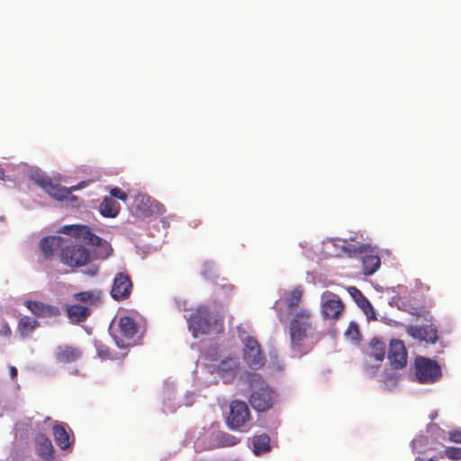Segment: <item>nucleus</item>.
<instances>
[{
    "instance_id": "15",
    "label": "nucleus",
    "mask_w": 461,
    "mask_h": 461,
    "mask_svg": "<svg viewBox=\"0 0 461 461\" xmlns=\"http://www.w3.org/2000/svg\"><path fill=\"white\" fill-rule=\"evenodd\" d=\"M83 356V351L79 347L61 344L54 351L55 360L63 365L72 364L78 361Z\"/></svg>"
},
{
    "instance_id": "7",
    "label": "nucleus",
    "mask_w": 461,
    "mask_h": 461,
    "mask_svg": "<svg viewBox=\"0 0 461 461\" xmlns=\"http://www.w3.org/2000/svg\"><path fill=\"white\" fill-rule=\"evenodd\" d=\"M242 357L246 364L252 369L262 367L267 361L259 342L251 336L243 339Z\"/></svg>"
},
{
    "instance_id": "29",
    "label": "nucleus",
    "mask_w": 461,
    "mask_h": 461,
    "mask_svg": "<svg viewBox=\"0 0 461 461\" xmlns=\"http://www.w3.org/2000/svg\"><path fill=\"white\" fill-rule=\"evenodd\" d=\"M214 447H233L238 443V439L233 435L220 431L215 435Z\"/></svg>"
},
{
    "instance_id": "6",
    "label": "nucleus",
    "mask_w": 461,
    "mask_h": 461,
    "mask_svg": "<svg viewBox=\"0 0 461 461\" xmlns=\"http://www.w3.org/2000/svg\"><path fill=\"white\" fill-rule=\"evenodd\" d=\"M37 184L52 198L58 201L70 200L77 201V196L72 194L73 191L78 190L86 186L85 182H81L78 185L67 188L59 183H54L52 179L47 176H41L37 179Z\"/></svg>"
},
{
    "instance_id": "12",
    "label": "nucleus",
    "mask_w": 461,
    "mask_h": 461,
    "mask_svg": "<svg viewBox=\"0 0 461 461\" xmlns=\"http://www.w3.org/2000/svg\"><path fill=\"white\" fill-rule=\"evenodd\" d=\"M132 291V282L127 272L117 273L113 278L111 296L115 301H123L130 297Z\"/></svg>"
},
{
    "instance_id": "32",
    "label": "nucleus",
    "mask_w": 461,
    "mask_h": 461,
    "mask_svg": "<svg viewBox=\"0 0 461 461\" xmlns=\"http://www.w3.org/2000/svg\"><path fill=\"white\" fill-rule=\"evenodd\" d=\"M442 456H446L451 460H461V447H447L443 452Z\"/></svg>"
},
{
    "instance_id": "2",
    "label": "nucleus",
    "mask_w": 461,
    "mask_h": 461,
    "mask_svg": "<svg viewBox=\"0 0 461 461\" xmlns=\"http://www.w3.org/2000/svg\"><path fill=\"white\" fill-rule=\"evenodd\" d=\"M220 320L207 307H198L188 319V328L194 338L219 330Z\"/></svg>"
},
{
    "instance_id": "8",
    "label": "nucleus",
    "mask_w": 461,
    "mask_h": 461,
    "mask_svg": "<svg viewBox=\"0 0 461 461\" xmlns=\"http://www.w3.org/2000/svg\"><path fill=\"white\" fill-rule=\"evenodd\" d=\"M386 352V344L374 338L369 343V350L365 355L364 367L368 374H375L380 367L382 361L384 359Z\"/></svg>"
},
{
    "instance_id": "9",
    "label": "nucleus",
    "mask_w": 461,
    "mask_h": 461,
    "mask_svg": "<svg viewBox=\"0 0 461 461\" xmlns=\"http://www.w3.org/2000/svg\"><path fill=\"white\" fill-rule=\"evenodd\" d=\"M89 258L88 250L82 245H69L60 251V261L70 267H79L87 262Z\"/></svg>"
},
{
    "instance_id": "41",
    "label": "nucleus",
    "mask_w": 461,
    "mask_h": 461,
    "mask_svg": "<svg viewBox=\"0 0 461 461\" xmlns=\"http://www.w3.org/2000/svg\"><path fill=\"white\" fill-rule=\"evenodd\" d=\"M4 176H5V171L0 168V179H4Z\"/></svg>"
},
{
    "instance_id": "23",
    "label": "nucleus",
    "mask_w": 461,
    "mask_h": 461,
    "mask_svg": "<svg viewBox=\"0 0 461 461\" xmlns=\"http://www.w3.org/2000/svg\"><path fill=\"white\" fill-rule=\"evenodd\" d=\"M120 333L122 337L131 339L138 331V326L131 317L124 316L119 321Z\"/></svg>"
},
{
    "instance_id": "25",
    "label": "nucleus",
    "mask_w": 461,
    "mask_h": 461,
    "mask_svg": "<svg viewBox=\"0 0 461 461\" xmlns=\"http://www.w3.org/2000/svg\"><path fill=\"white\" fill-rule=\"evenodd\" d=\"M53 435L57 445L61 449H67L71 446L69 435L65 426L57 424L53 426Z\"/></svg>"
},
{
    "instance_id": "11",
    "label": "nucleus",
    "mask_w": 461,
    "mask_h": 461,
    "mask_svg": "<svg viewBox=\"0 0 461 461\" xmlns=\"http://www.w3.org/2000/svg\"><path fill=\"white\" fill-rule=\"evenodd\" d=\"M345 305L339 295L326 292L322 295L321 313L325 319L339 320Z\"/></svg>"
},
{
    "instance_id": "35",
    "label": "nucleus",
    "mask_w": 461,
    "mask_h": 461,
    "mask_svg": "<svg viewBox=\"0 0 461 461\" xmlns=\"http://www.w3.org/2000/svg\"><path fill=\"white\" fill-rule=\"evenodd\" d=\"M110 194L113 199V198H117V199H120L123 202H125L128 198V195L125 192H123L121 188L119 187H114V188H112L110 190Z\"/></svg>"
},
{
    "instance_id": "42",
    "label": "nucleus",
    "mask_w": 461,
    "mask_h": 461,
    "mask_svg": "<svg viewBox=\"0 0 461 461\" xmlns=\"http://www.w3.org/2000/svg\"><path fill=\"white\" fill-rule=\"evenodd\" d=\"M413 314H415L417 316H422L423 315V313H421V312H413Z\"/></svg>"
},
{
    "instance_id": "24",
    "label": "nucleus",
    "mask_w": 461,
    "mask_h": 461,
    "mask_svg": "<svg viewBox=\"0 0 461 461\" xmlns=\"http://www.w3.org/2000/svg\"><path fill=\"white\" fill-rule=\"evenodd\" d=\"M363 273L366 276L374 274L381 265L380 258L375 254H362Z\"/></svg>"
},
{
    "instance_id": "31",
    "label": "nucleus",
    "mask_w": 461,
    "mask_h": 461,
    "mask_svg": "<svg viewBox=\"0 0 461 461\" xmlns=\"http://www.w3.org/2000/svg\"><path fill=\"white\" fill-rule=\"evenodd\" d=\"M302 296L303 290L300 286L295 287L289 293L288 296L285 299L289 312H292L294 308H296L299 305L302 300Z\"/></svg>"
},
{
    "instance_id": "13",
    "label": "nucleus",
    "mask_w": 461,
    "mask_h": 461,
    "mask_svg": "<svg viewBox=\"0 0 461 461\" xmlns=\"http://www.w3.org/2000/svg\"><path fill=\"white\" fill-rule=\"evenodd\" d=\"M406 332L414 339L434 344L438 339V330L432 324L409 325Z\"/></svg>"
},
{
    "instance_id": "22",
    "label": "nucleus",
    "mask_w": 461,
    "mask_h": 461,
    "mask_svg": "<svg viewBox=\"0 0 461 461\" xmlns=\"http://www.w3.org/2000/svg\"><path fill=\"white\" fill-rule=\"evenodd\" d=\"M121 206L112 197H104L100 203L99 211L100 213L104 217L114 218L118 215Z\"/></svg>"
},
{
    "instance_id": "18",
    "label": "nucleus",
    "mask_w": 461,
    "mask_h": 461,
    "mask_svg": "<svg viewBox=\"0 0 461 461\" xmlns=\"http://www.w3.org/2000/svg\"><path fill=\"white\" fill-rule=\"evenodd\" d=\"M348 292L368 319L376 320L375 312L368 299L356 286L348 287Z\"/></svg>"
},
{
    "instance_id": "40",
    "label": "nucleus",
    "mask_w": 461,
    "mask_h": 461,
    "mask_svg": "<svg viewBox=\"0 0 461 461\" xmlns=\"http://www.w3.org/2000/svg\"><path fill=\"white\" fill-rule=\"evenodd\" d=\"M415 461H438L435 457H430L429 459H426L424 457L417 456L415 458Z\"/></svg>"
},
{
    "instance_id": "20",
    "label": "nucleus",
    "mask_w": 461,
    "mask_h": 461,
    "mask_svg": "<svg viewBox=\"0 0 461 461\" xmlns=\"http://www.w3.org/2000/svg\"><path fill=\"white\" fill-rule=\"evenodd\" d=\"M62 237L60 236H48L41 239L40 247L45 258L51 257L56 250L60 247Z\"/></svg>"
},
{
    "instance_id": "43",
    "label": "nucleus",
    "mask_w": 461,
    "mask_h": 461,
    "mask_svg": "<svg viewBox=\"0 0 461 461\" xmlns=\"http://www.w3.org/2000/svg\"><path fill=\"white\" fill-rule=\"evenodd\" d=\"M117 345H118L119 347H122H122H124V345H120V342H119V341H117Z\"/></svg>"
},
{
    "instance_id": "33",
    "label": "nucleus",
    "mask_w": 461,
    "mask_h": 461,
    "mask_svg": "<svg viewBox=\"0 0 461 461\" xmlns=\"http://www.w3.org/2000/svg\"><path fill=\"white\" fill-rule=\"evenodd\" d=\"M345 335L347 338H349L351 339H358L360 337V330L358 325L354 321L349 322L348 327L345 331Z\"/></svg>"
},
{
    "instance_id": "34",
    "label": "nucleus",
    "mask_w": 461,
    "mask_h": 461,
    "mask_svg": "<svg viewBox=\"0 0 461 461\" xmlns=\"http://www.w3.org/2000/svg\"><path fill=\"white\" fill-rule=\"evenodd\" d=\"M12 336V329L8 322L5 320L0 323V337L10 339Z\"/></svg>"
},
{
    "instance_id": "1",
    "label": "nucleus",
    "mask_w": 461,
    "mask_h": 461,
    "mask_svg": "<svg viewBox=\"0 0 461 461\" xmlns=\"http://www.w3.org/2000/svg\"><path fill=\"white\" fill-rule=\"evenodd\" d=\"M291 348L302 356L312 349L321 339L312 322V314L308 309L299 310L289 324Z\"/></svg>"
},
{
    "instance_id": "26",
    "label": "nucleus",
    "mask_w": 461,
    "mask_h": 461,
    "mask_svg": "<svg viewBox=\"0 0 461 461\" xmlns=\"http://www.w3.org/2000/svg\"><path fill=\"white\" fill-rule=\"evenodd\" d=\"M253 452L255 455L267 453L271 450L270 438L267 434H261L252 438Z\"/></svg>"
},
{
    "instance_id": "10",
    "label": "nucleus",
    "mask_w": 461,
    "mask_h": 461,
    "mask_svg": "<svg viewBox=\"0 0 461 461\" xmlns=\"http://www.w3.org/2000/svg\"><path fill=\"white\" fill-rule=\"evenodd\" d=\"M250 419V411L245 402L234 400L230 404L227 424L231 429L243 426Z\"/></svg>"
},
{
    "instance_id": "30",
    "label": "nucleus",
    "mask_w": 461,
    "mask_h": 461,
    "mask_svg": "<svg viewBox=\"0 0 461 461\" xmlns=\"http://www.w3.org/2000/svg\"><path fill=\"white\" fill-rule=\"evenodd\" d=\"M101 294L100 291L94 290L77 293L73 297L76 301L92 304L100 300Z\"/></svg>"
},
{
    "instance_id": "27",
    "label": "nucleus",
    "mask_w": 461,
    "mask_h": 461,
    "mask_svg": "<svg viewBox=\"0 0 461 461\" xmlns=\"http://www.w3.org/2000/svg\"><path fill=\"white\" fill-rule=\"evenodd\" d=\"M38 321L32 317H22L17 325V330L23 338L28 337L37 328Z\"/></svg>"
},
{
    "instance_id": "38",
    "label": "nucleus",
    "mask_w": 461,
    "mask_h": 461,
    "mask_svg": "<svg viewBox=\"0 0 461 461\" xmlns=\"http://www.w3.org/2000/svg\"><path fill=\"white\" fill-rule=\"evenodd\" d=\"M9 371H10V375H11V377L13 379L16 378L17 375H18V371L16 369V367L14 366H10L9 367Z\"/></svg>"
},
{
    "instance_id": "3",
    "label": "nucleus",
    "mask_w": 461,
    "mask_h": 461,
    "mask_svg": "<svg viewBox=\"0 0 461 461\" xmlns=\"http://www.w3.org/2000/svg\"><path fill=\"white\" fill-rule=\"evenodd\" d=\"M60 232L72 235L83 241L97 248V256L105 259L111 256L113 248L111 244L102 238L94 234L91 229L86 225H66L60 230Z\"/></svg>"
},
{
    "instance_id": "5",
    "label": "nucleus",
    "mask_w": 461,
    "mask_h": 461,
    "mask_svg": "<svg viewBox=\"0 0 461 461\" xmlns=\"http://www.w3.org/2000/svg\"><path fill=\"white\" fill-rule=\"evenodd\" d=\"M414 368L416 378L420 384H433L442 376L440 366L435 360L428 357H416Z\"/></svg>"
},
{
    "instance_id": "37",
    "label": "nucleus",
    "mask_w": 461,
    "mask_h": 461,
    "mask_svg": "<svg viewBox=\"0 0 461 461\" xmlns=\"http://www.w3.org/2000/svg\"><path fill=\"white\" fill-rule=\"evenodd\" d=\"M426 439V438L424 437H420L418 438H415L413 441H412V444H413V448H416L418 447L419 446H416L418 444H420L422 441H424Z\"/></svg>"
},
{
    "instance_id": "36",
    "label": "nucleus",
    "mask_w": 461,
    "mask_h": 461,
    "mask_svg": "<svg viewBox=\"0 0 461 461\" xmlns=\"http://www.w3.org/2000/svg\"><path fill=\"white\" fill-rule=\"evenodd\" d=\"M449 440L461 444V430L454 429L449 431Z\"/></svg>"
},
{
    "instance_id": "4",
    "label": "nucleus",
    "mask_w": 461,
    "mask_h": 461,
    "mask_svg": "<svg viewBox=\"0 0 461 461\" xmlns=\"http://www.w3.org/2000/svg\"><path fill=\"white\" fill-rule=\"evenodd\" d=\"M249 378L250 386H254V384H262L250 394L249 398L250 405L258 411H267L274 405L275 393L273 390L267 384H263L259 374H250Z\"/></svg>"
},
{
    "instance_id": "39",
    "label": "nucleus",
    "mask_w": 461,
    "mask_h": 461,
    "mask_svg": "<svg viewBox=\"0 0 461 461\" xmlns=\"http://www.w3.org/2000/svg\"><path fill=\"white\" fill-rule=\"evenodd\" d=\"M97 272H98V267H96V266H93V267H91V269L88 271V274H89L90 276H95Z\"/></svg>"
},
{
    "instance_id": "21",
    "label": "nucleus",
    "mask_w": 461,
    "mask_h": 461,
    "mask_svg": "<svg viewBox=\"0 0 461 461\" xmlns=\"http://www.w3.org/2000/svg\"><path fill=\"white\" fill-rule=\"evenodd\" d=\"M38 454L45 458L50 459L53 455V445L51 440L44 434H39L35 438Z\"/></svg>"
},
{
    "instance_id": "16",
    "label": "nucleus",
    "mask_w": 461,
    "mask_h": 461,
    "mask_svg": "<svg viewBox=\"0 0 461 461\" xmlns=\"http://www.w3.org/2000/svg\"><path fill=\"white\" fill-rule=\"evenodd\" d=\"M24 304L32 314L42 319L57 318L61 313L59 307L38 301L28 300L24 302Z\"/></svg>"
},
{
    "instance_id": "14",
    "label": "nucleus",
    "mask_w": 461,
    "mask_h": 461,
    "mask_svg": "<svg viewBox=\"0 0 461 461\" xmlns=\"http://www.w3.org/2000/svg\"><path fill=\"white\" fill-rule=\"evenodd\" d=\"M407 350L402 340L392 339L389 345L388 359L394 369L403 368L407 364Z\"/></svg>"
},
{
    "instance_id": "28",
    "label": "nucleus",
    "mask_w": 461,
    "mask_h": 461,
    "mask_svg": "<svg viewBox=\"0 0 461 461\" xmlns=\"http://www.w3.org/2000/svg\"><path fill=\"white\" fill-rule=\"evenodd\" d=\"M342 250L348 254V257H357L362 255L368 250V246L360 243H350L348 240H342L340 245Z\"/></svg>"
},
{
    "instance_id": "19",
    "label": "nucleus",
    "mask_w": 461,
    "mask_h": 461,
    "mask_svg": "<svg viewBox=\"0 0 461 461\" xmlns=\"http://www.w3.org/2000/svg\"><path fill=\"white\" fill-rule=\"evenodd\" d=\"M67 314L70 322L80 323L87 320L91 314V310L80 304L67 305Z\"/></svg>"
},
{
    "instance_id": "17",
    "label": "nucleus",
    "mask_w": 461,
    "mask_h": 461,
    "mask_svg": "<svg viewBox=\"0 0 461 461\" xmlns=\"http://www.w3.org/2000/svg\"><path fill=\"white\" fill-rule=\"evenodd\" d=\"M239 369V361L236 357H226L216 367L217 375L224 383H230L236 377Z\"/></svg>"
},
{
    "instance_id": "44",
    "label": "nucleus",
    "mask_w": 461,
    "mask_h": 461,
    "mask_svg": "<svg viewBox=\"0 0 461 461\" xmlns=\"http://www.w3.org/2000/svg\"><path fill=\"white\" fill-rule=\"evenodd\" d=\"M151 203H156V204L158 205V203L156 202V200H153Z\"/></svg>"
}]
</instances>
